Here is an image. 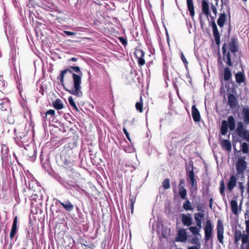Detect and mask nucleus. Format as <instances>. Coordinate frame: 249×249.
Returning a JSON list of instances; mask_svg holds the SVG:
<instances>
[{"label":"nucleus","mask_w":249,"mask_h":249,"mask_svg":"<svg viewBox=\"0 0 249 249\" xmlns=\"http://www.w3.org/2000/svg\"><path fill=\"white\" fill-rule=\"evenodd\" d=\"M186 180L187 181L190 183L191 187L196 190L197 189V185L196 179L195 178V173L194 170V166L192 161L189 163V167H186Z\"/></svg>","instance_id":"nucleus-3"},{"label":"nucleus","mask_w":249,"mask_h":249,"mask_svg":"<svg viewBox=\"0 0 249 249\" xmlns=\"http://www.w3.org/2000/svg\"><path fill=\"white\" fill-rule=\"evenodd\" d=\"M55 110L53 109L48 110L46 112L44 116H42V120L44 122L50 121L51 118L55 116Z\"/></svg>","instance_id":"nucleus-20"},{"label":"nucleus","mask_w":249,"mask_h":249,"mask_svg":"<svg viewBox=\"0 0 249 249\" xmlns=\"http://www.w3.org/2000/svg\"><path fill=\"white\" fill-rule=\"evenodd\" d=\"M221 145L225 150L231 151V143L228 140H223L221 142Z\"/></svg>","instance_id":"nucleus-25"},{"label":"nucleus","mask_w":249,"mask_h":249,"mask_svg":"<svg viewBox=\"0 0 249 249\" xmlns=\"http://www.w3.org/2000/svg\"><path fill=\"white\" fill-rule=\"evenodd\" d=\"M217 231V237L218 241L223 244V239H224V227L223 223L220 220H218L217 221V224L216 227Z\"/></svg>","instance_id":"nucleus-7"},{"label":"nucleus","mask_w":249,"mask_h":249,"mask_svg":"<svg viewBox=\"0 0 249 249\" xmlns=\"http://www.w3.org/2000/svg\"><path fill=\"white\" fill-rule=\"evenodd\" d=\"M70 60H70H71V61H77V58H75V57H72V58H71L70 59V60Z\"/></svg>","instance_id":"nucleus-60"},{"label":"nucleus","mask_w":249,"mask_h":249,"mask_svg":"<svg viewBox=\"0 0 249 249\" xmlns=\"http://www.w3.org/2000/svg\"><path fill=\"white\" fill-rule=\"evenodd\" d=\"M187 6L188 10L189 12L190 15L193 18L195 14V8L193 0H186Z\"/></svg>","instance_id":"nucleus-22"},{"label":"nucleus","mask_w":249,"mask_h":249,"mask_svg":"<svg viewBox=\"0 0 249 249\" xmlns=\"http://www.w3.org/2000/svg\"><path fill=\"white\" fill-rule=\"evenodd\" d=\"M237 183V178L234 175H231L230 177V180L227 183V188L229 191H232L233 188L236 186Z\"/></svg>","instance_id":"nucleus-15"},{"label":"nucleus","mask_w":249,"mask_h":249,"mask_svg":"<svg viewBox=\"0 0 249 249\" xmlns=\"http://www.w3.org/2000/svg\"><path fill=\"white\" fill-rule=\"evenodd\" d=\"M186 229L180 228L178 231L177 236L175 238L176 242H184L188 238Z\"/></svg>","instance_id":"nucleus-8"},{"label":"nucleus","mask_w":249,"mask_h":249,"mask_svg":"<svg viewBox=\"0 0 249 249\" xmlns=\"http://www.w3.org/2000/svg\"><path fill=\"white\" fill-rule=\"evenodd\" d=\"M78 72V66H70L68 68L61 71L60 81L64 89L69 93L78 95V74L73 72Z\"/></svg>","instance_id":"nucleus-1"},{"label":"nucleus","mask_w":249,"mask_h":249,"mask_svg":"<svg viewBox=\"0 0 249 249\" xmlns=\"http://www.w3.org/2000/svg\"><path fill=\"white\" fill-rule=\"evenodd\" d=\"M181 218L182 223L184 226H190L192 224V218L190 214H182Z\"/></svg>","instance_id":"nucleus-17"},{"label":"nucleus","mask_w":249,"mask_h":249,"mask_svg":"<svg viewBox=\"0 0 249 249\" xmlns=\"http://www.w3.org/2000/svg\"><path fill=\"white\" fill-rule=\"evenodd\" d=\"M68 101L71 109L75 111H78V108L72 96H70L68 98Z\"/></svg>","instance_id":"nucleus-32"},{"label":"nucleus","mask_w":249,"mask_h":249,"mask_svg":"<svg viewBox=\"0 0 249 249\" xmlns=\"http://www.w3.org/2000/svg\"><path fill=\"white\" fill-rule=\"evenodd\" d=\"M225 187L224 181L222 180L220 182V184L219 191H220V193L221 194V195L223 196H224L225 195Z\"/></svg>","instance_id":"nucleus-40"},{"label":"nucleus","mask_w":249,"mask_h":249,"mask_svg":"<svg viewBox=\"0 0 249 249\" xmlns=\"http://www.w3.org/2000/svg\"><path fill=\"white\" fill-rule=\"evenodd\" d=\"M1 109L2 111H6L9 107V104L7 102H2L0 103Z\"/></svg>","instance_id":"nucleus-42"},{"label":"nucleus","mask_w":249,"mask_h":249,"mask_svg":"<svg viewBox=\"0 0 249 249\" xmlns=\"http://www.w3.org/2000/svg\"><path fill=\"white\" fill-rule=\"evenodd\" d=\"M209 207L212 209V206H213V203H209Z\"/></svg>","instance_id":"nucleus-61"},{"label":"nucleus","mask_w":249,"mask_h":249,"mask_svg":"<svg viewBox=\"0 0 249 249\" xmlns=\"http://www.w3.org/2000/svg\"><path fill=\"white\" fill-rule=\"evenodd\" d=\"M199 18H200V24L201 28H202L203 26V25H204V23H203L202 20L201 19V16L199 17Z\"/></svg>","instance_id":"nucleus-59"},{"label":"nucleus","mask_w":249,"mask_h":249,"mask_svg":"<svg viewBox=\"0 0 249 249\" xmlns=\"http://www.w3.org/2000/svg\"><path fill=\"white\" fill-rule=\"evenodd\" d=\"M18 216H16L13 220L12 229L10 232V238L12 240L17 232Z\"/></svg>","instance_id":"nucleus-16"},{"label":"nucleus","mask_w":249,"mask_h":249,"mask_svg":"<svg viewBox=\"0 0 249 249\" xmlns=\"http://www.w3.org/2000/svg\"><path fill=\"white\" fill-rule=\"evenodd\" d=\"M241 151L244 154H248L249 152V144L246 142H243L241 144Z\"/></svg>","instance_id":"nucleus-33"},{"label":"nucleus","mask_w":249,"mask_h":249,"mask_svg":"<svg viewBox=\"0 0 249 249\" xmlns=\"http://www.w3.org/2000/svg\"><path fill=\"white\" fill-rule=\"evenodd\" d=\"M242 245L248 244L249 242V234L248 233H243L241 238Z\"/></svg>","instance_id":"nucleus-34"},{"label":"nucleus","mask_w":249,"mask_h":249,"mask_svg":"<svg viewBox=\"0 0 249 249\" xmlns=\"http://www.w3.org/2000/svg\"><path fill=\"white\" fill-rule=\"evenodd\" d=\"M227 20V16L224 11H223L222 13H221V14L219 15V18L217 19V23L218 25L220 27H223L224 25V24L225 23V21Z\"/></svg>","instance_id":"nucleus-18"},{"label":"nucleus","mask_w":249,"mask_h":249,"mask_svg":"<svg viewBox=\"0 0 249 249\" xmlns=\"http://www.w3.org/2000/svg\"><path fill=\"white\" fill-rule=\"evenodd\" d=\"M228 128L231 131H233L235 128V121L233 116L230 115L228 117V120L222 121L220 127V132L222 135H225Z\"/></svg>","instance_id":"nucleus-2"},{"label":"nucleus","mask_w":249,"mask_h":249,"mask_svg":"<svg viewBox=\"0 0 249 249\" xmlns=\"http://www.w3.org/2000/svg\"><path fill=\"white\" fill-rule=\"evenodd\" d=\"M166 36H167V41H168V39H169V36H168V33L166 32Z\"/></svg>","instance_id":"nucleus-63"},{"label":"nucleus","mask_w":249,"mask_h":249,"mask_svg":"<svg viewBox=\"0 0 249 249\" xmlns=\"http://www.w3.org/2000/svg\"><path fill=\"white\" fill-rule=\"evenodd\" d=\"M73 178H71V180H69V181L70 182V183H69L70 185H71V186H73V187H75V186H77V182H76V181H75V182H74V184H72V183H71H71H72V182H73Z\"/></svg>","instance_id":"nucleus-53"},{"label":"nucleus","mask_w":249,"mask_h":249,"mask_svg":"<svg viewBox=\"0 0 249 249\" xmlns=\"http://www.w3.org/2000/svg\"><path fill=\"white\" fill-rule=\"evenodd\" d=\"M213 199L212 198H210L209 200V203H213Z\"/></svg>","instance_id":"nucleus-62"},{"label":"nucleus","mask_w":249,"mask_h":249,"mask_svg":"<svg viewBox=\"0 0 249 249\" xmlns=\"http://www.w3.org/2000/svg\"><path fill=\"white\" fill-rule=\"evenodd\" d=\"M81 72L80 71V68H79V97L80 96V95L82 94V92L80 90V84L81 82Z\"/></svg>","instance_id":"nucleus-48"},{"label":"nucleus","mask_w":249,"mask_h":249,"mask_svg":"<svg viewBox=\"0 0 249 249\" xmlns=\"http://www.w3.org/2000/svg\"><path fill=\"white\" fill-rule=\"evenodd\" d=\"M246 231L249 234V219L246 221Z\"/></svg>","instance_id":"nucleus-52"},{"label":"nucleus","mask_w":249,"mask_h":249,"mask_svg":"<svg viewBox=\"0 0 249 249\" xmlns=\"http://www.w3.org/2000/svg\"><path fill=\"white\" fill-rule=\"evenodd\" d=\"M222 8L225 6L227 8V12L229 18H231V8L230 5L229 0H221Z\"/></svg>","instance_id":"nucleus-24"},{"label":"nucleus","mask_w":249,"mask_h":249,"mask_svg":"<svg viewBox=\"0 0 249 249\" xmlns=\"http://www.w3.org/2000/svg\"><path fill=\"white\" fill-rule=\"evenodd\" d=\"M191 243L193 245H196L198 246V247H200V242L199 238L198 237H193L191 240Z\"/></svg>","instance_id":"nucleus-39"},{"label":"nucleus","mask_w":249,"mask_h":249,"mask_svg":"<svg viewBox=\"0 0 249 249\" xmlns=\"http://www.w3.org/2000/svg\"><path fill=\"white\" fill-rule=\"evenodd\" d=\"M244 123L246 125L249 124V108L248 107H244L242 109V112Z\"/></svg>","instance_id":"nucleus-19"},{"label":"nucleus","mask_w":249,"mask_h":249,"mask_svg":"<svg viewBox=\"0 0 249 249\" xmlns=\"http://www.w3.org/2000/svg\"><path fill=\"white\" fill-rule=\"evenodd\" d=\"M162 187L165 189H168L170 187V179L169 178H165L162 182Z\"/></svg>","instance_id":"nucleus-38"},{"label":"nucleus","mask_w":249,"mask_h":249,"mask_svg":"<svg viewBox=\"0 0 249 249\" xmlns=\"http://www.w3.org/2000/svg\"><path fill=\"white\" fill-rule=\"evenodd\" d=\"M236 132L240 138L249 142V131L246 129L243 122H238L237 123Z\"/></svg>","instance_id":"nucleus-4"},{"label":"nucleus","mask_w":249,"mask_h":249,"mask_svg":"<svg viewBox=\"0 0 249 249\" xmlns=\"http://www.w3.org/2000/svg\"><path fill=\"white\" fill-rule=\"evenodd\" d=\"M211 8L213 13L216 16L217 14V9L216 7L213 4H211Z\"/></svg>","instance_id":"nucleus-50"},{"label":"nucleus","mask_w":249,"mask_h":249,"mask_svg":"<svg viewBox=\"0 0 249 249\" xmlns=\"http://www.w3.org/2000/svg\"><path fill=\"white\" fill-rule=\"evenodd\" d=\"M204 217V213L198 212L195 213L194 218L195 217L200 218V219Z\"/></svg>","instance_id":"nucleus-44"},{"label":"nucleus","mask_w":249,"mask_h":249,"mask_svg":"<svg viewBox=\"0 0 249 249\" xmlns=\"http://www.w3.org/2000/svg\"><path fill=\"white\" fill-rule=\"evenodd\" d=\"M204 233H205V241H209L212 237L213 235V227L212 225L211 221L210 220H208L206 222V226L204 227Z\"/></svg>","instance_id":"nucleus-6"},{"label":"nucleus","mask_w":249,"mask_h":249,"mask_svg":"<svg viewBox=\"0 0 249 249\" xmlns=\"http://www.w3.org/2000/svg\"><path fill=\"white\" fill-rule=\"evenodd\" d=\"M195 220L196 222V226L197 227H199V228H201V220L200 218L195 217Z\"/></svg>","instance_id":"nucleus-46"},{"label":"nucleus","mask_w":249,"mask_h":249,"mask_svg":"<svg viewBox=\"0 0 249 249\" xmlns=\"http://www.w3.org/2000/svg\"><path fill=\"white\" fill-rule=\"evenodd\" d=\"M222 51L223 55V61L228 66H231L232 65V62L231 61V55L230 52L227 50V44L226 43H224L222 45Z\"/></svg>","instance_id":"nucleus-5"},{"label":"nucleus","mask_w":249,"mask_h":249,"mask_svg":"<svg viewBox=\"0 0 249 249\" xmlns=\"http://www.w3.org/2000/svg\"><path fill=\"white\" fill-rule=\"evenodd\" d=\"M197 210L198 211H202V213H204V210H203V207L201 205H198L196 207Z\"/></svg>","instance_id":"nucleus-55"},{"label":"nucleus","mask_w":249,"mask_h":249,"mask_svg":"<svg viewBox=\"0 0 249 249\" xmlns=\"http://www.w3.org/2000/svg\"><path fill=\"white\" fill-rule=\"evenodd\" d=\"M202 12L207 16L210 15L209 5L206 0H202Z\"/></svg>","instance_id":"nucleus-21"},{"label":"nucleus","mask_w":249,"mask_h":249,"mask_svg":"<svg viewBox=\"0 0 249 249\" xmlns=\"http://www.w3.org/2000/svg\"><path fill=\"white\" fill-rule=\"evenodd\" d=\"M181 59L182 61H183V62L184 63V64H185V67H186V65L188 64V62H187L184 55L183 54V53H181Z\"/></svg>","instance_id":"nucleus-49"},{"label":"nucleus","mask_w":249,"mask_h":249,"mask_svg":"<svg viewBox=\"0 0 249 249\" xmlns=\"http://www.w3.org/2000/svg\"><path fill=\"white\" fill-rule=\"evenodd\" d=\"M66 33H67V34L68 35H70V34H71V32H69V31L66 32Z\"/></svg>","instance_id":"nucleus-64"},{"label":"nucleus","mask_w":249,"mask_h":249,"mask_svg":"<svg viewBox=\"0 0 249 249\" xmlns=\"http://www.w3.org/2000/svg\"><path fill=\"white\" fill-rule=\"evenodd\" d=\"M123 131L124 133L125 134L126 137L128 139V140H129V141L131 142V139L129 136V133L127 131L125 127H123Z\"/></svg>","instance_id":"nucleus-47"},{"label":"nucleus","mask_w":249,"mask_h":249,"mask_svg":"<svg viewBox=\"0 0 249 249\" xmlns=\"http://www.w3.org/2000/svg\"><path fill=\"white\" fill-rule=\"evenodd\" d=\"M235 77L236 83L239 85H240L242 83L245 82L246 77L243 69H242V71H238L235 74Z\"/></svg>","instance_id":"nucleus-14"},{"label":"nucleus","mask_w":249,"mask_h":249,"mask_svg":"<svg viewBox=\"0 0 249 249\" xmlns=\"http://www.w3.org/2000/svg\"><path fill=\"white\" fill-rule=\"evenodd\" d=\"M129 200L130 203L131 213H132L133 212L134 205L135 202V198L134 197V196H131L130 197Z\"/></svg>","instance_id":"nucleus-41"},{"label":"nucleus","mask_w":249,"mask_h":249,"mask_svg":"<svg viewBox=\"0 0 249 249\" xmlns=\"http://www.w3.org/2000/svg\"><path fill=\"white\" fill-rule=\"evenodd\" d=\"M192 115L193 120L197 123L199 122L200 120V114L199 110L196 108L195 105H193L192 107Z\"/></svg>","instance_id":"nucleus-13"},{"label":"nucleus","mask_w":249,"mask_h":249,"mask_svg":"<svg viewBox=\"0 0 249 249\" xmlns=\"http://www.w3.org/2000/svg\"><path fill=\"white\" fill-rule=\"evenodd\" d=\"M137 59L138 64L139 66H142L145 64V60L144 59V57H140Z\"/></svg>","instance_id":"nucleus-45"},{"label":"nucleus","mask_w":249,"mask_h":249,"mask_svg":"<svg viewBox=\"0 0 249 249\" xmlns=\"http://www.w3.org/2000/svg\"><path fill=\"white\" fill-rule=\"evenodd\" d=\"M228 105L231 108L236 107L238 103L237 99L233 94L229 93L228 95Z\"/></svg>","instance_id":"nucleus-12"},{"label":"nucleus","mask_w":249,"mask_h":249,"mask_svg":"<svg viewBox=\"0 0 249 249\" xmlns=\"http://www.w3.org/2000/svg\"><path fill=\"white\" fill-rule=\"evenodd\" d=\"M248 163L247 162H242L237 160L236 164V170L237 175H241L244 174V172L247 168Z\"/></svg>","instance_id":"nucleus-9"},{"label":"nucleus","mask_w":249,"mask_h":249,"mask_svg":"<svg viewBox=\"0 0 249 249\" xmlns=\"http://www.w3.org/2000/svg\"><path fill=\"white\" fill-rule=\"evenodd\" d=\"M118 39L123 46H126L127 45V41L126 38H124L123 36H120L118 38Z\"/></svg>","instance_id":"nucleus-43"},{"label":"nucleus","mask_w":249,"mask_h":249,"mask_svg":"<svg viewBox=\"0 0 249 249\" xmlns=\"http://www.w3.org/2000/svg\"><path fill=\"white\" fill-rule=\"evenodd\" d=\"M212 28L213 31V35L215 41V43L217 45H219L220 43V36L218 32L217 25L214 21L212 22Z\"/></svg>","instance_id":"nucleus-10"},{"label":"nucleus","mask_w":249,"mask_h":249,"mask_svg":"<svg viewBox=\"0 0 249 249\" xmlns=\"http://www.w3.org/2000/svg\"><path fill=\"white\" fill-rule=\"evenodd\" d=\"M59 202L68 211H71L73 208V206L70 202L64 203L59 201Z\"/></svg>","instance_id":"nucleus-31"},{"label":"nucleus","mask_w":249,"mask_h":249,"mask_svg":"<svg viewBox=\"0 0 249 249\" xmlns=\"http://www.w3.org/2000/svg\"><path fill=\"white\" fill-rule=\"evenodd\" d=\"M246 157L245 156H242L239 157L237 160L242 162H246Z\"/></svg>","instance_id":"nucleus-54"},{"label":"nucleus","mask_w":249,"mask_h":249,"mask_svg":"<svg viewBox=\"0 0 249 249\" xmlns=\"http://www.w3.org/2000/svg\"><path fill=\"white\" fill-rule=\"evenodd\" d=\"M232 76L231 71L230 68L226 67L224 69L223 79L225 81L230 80Z\"/></svg>","instance_id":"nucleus-23"},{"label":"nucleus","mask_w":249,"mask_h":249,"mask_svg":"<svg viewBox=\"0 0 249 249\" xmlns=\"http://www.w3.org/2000/svg\"><path fill=\"white\" fill-rule=\"evenodd\" d=\"M232 212L234 214L238 213V204L237 202L235 200H231L230 202Z\"/></svg>","instance_id":"nucleus-27"},{"label":"nucleus","mask_w":249,"mask_h":249,"mask_svg":"<svg viewBox=\"0 0 249 249\" xmlns=\"http://www.w3.org/2000/svg\"><path fill=\"white\" fill-rule=\"evenodd\" d=\"M135 54L137 58L144 57L145 53L142 50H136L135 52Z\"/></svg>","instance_id":"nucleus-37"},{"label":"nucleus","mask_w":249,"mask_h":249,"mask_svg":"<svg viewBox=\"0 0 249 249\" xmlns=\"http://www.w3.org/2000/svg\"><path fill=\"white\" fill-rule=\"evenodd\" d=\"M183 208L186 211H191L193 210L191 203L189 200H187L183 204Z\"/></svg>","instance_id":"nucleus-35"},{"label":"nucleus","mask_w":249,"mask_h":249,"mask_svg":"<svg viewBox=\"0 0 249 249\" xmlns=\"http://www.w3.org/2000/svg\"><path fill=\"white\" fill-rule=\"evenodd\" d=\"M179 195L180 198L182 199H186L187 190L184 187H181L179 188Z\"/></svg>","instance_id":"nucleus-30"},{"label":"nucleus","mask_w":249,"mask_h":249,"mask_svg":"<svg viewBox=\"0 0 249 249\" xmlns=\"http://www.w3.org/2000/svg\"><path fill=\"white\" fill-rule=\"evenodd\" d=\"M185 181L183 179H181L179 181V184L178 186V188H180L181 187H184L183 185L184 184Z\"/></svg>","instance_id":"nucleus-56"},{"label":"nucleus","mask_w":249,"mask_h":249,"mask_svg":"<svg viewBox=\"0 0 249 249\" xmlns=\"http://www.w3.org/2000/svg\"><path fill=\"white\" fill-rule=\"evenodd\" d=\"M188 229L194 236H196L197 235H200L199 234L200 228L199 227L196 226H190Z\"/></svg>","instance_id":"nucleus-29"},{"label":"nucleus","mask_w":249,"mask_h":249,"mask_svg":"<svg viewBox=\"0 0 249 249\" xmlns=\"http://www.w3.org/2000/svg\"><path fill=\"white\" fill-rule=\"evenodd\" d=\"M199 247L196 246L188 247L187 249H199Z\"/></svg>","instance_id":"nucleus-58"},{"label":"nucleus","mask_w":249,"mask_h":249,"mask_svg":"<svg viewBox=\"0 0 249 249\" xmlns=\"http://www.w3.org/2000/svg\"><path fill=\"white\" fill-rule=\"evenodd\" d=\"M242 234L240 231L235 230L234 232V242L235 244H237L239 241L241 239Z\"/></svg>","instance_id":"nucleus-28"},{"label":"nucleus","mask_w":249,"mask_h":249,"mask_svg":"<svg viewBox=\"0 0 249 249\" xmlns=\"http://www.w3.org/2000/svg\"><path fill=\"white\" fill-rule=\"evenodd\" d=\"M229 47L231 53L235 54L237 52L239 49L237 39L235 37H231Z\"/></svg>","instance_id":"nucleus-11"},{"label":"nucleus","mask_w":249,"mask_h":249,"mask_svg":"<svg viewBox=\"0 0 249 249\" xmlns=\"http://www.w3.org/2000/svg\"><path fill=\"white\" fill-rule=\"evenodd\" d=\"M247 193L248 194V197H249V175L248 177V182H247Z\"/></svg>","instance_id":"nucleus-57"},{"label":"nucleus","mask_w":249,"mask_h":249,"mask_svg":"<svg viewBox=\"0 0 249 249\" xmlns=\"http://www.w3.org/2000/svg\"><path fill=\"white\" fill-rule=\"evenodd\" d=\"M140 102H137L135 107L136 109L140 112H142L143 111V103L142 101V98L141 97Z\"/></svg>","instance_id":"nucleus-36"},{"label":"nucleus","mask_w":249,"mask_h":249,"mask_svg":"<svg viewBox=\"0 0 249 249\" xmlns=\"http://www.w3.org/2000/svg\"><path fill=\"white\" fill-rule=\"evenodd\" d=\"M239 189H240L241 190V194H242L244 191V187L242 184V182H239Z\"/></svg>","instance_id":"nucleus-51"},{"label":"nucleus","mask_w":249,"mask_h":249,"mask_svg":"<svg viewBox=\"0 0 249 249\" xmlns=\"http://www.w3.org/2000/svg\"><path fill=\"white\" fill-rule=\"evenodd\" d=\"M53 106L56 110H60L63 108V104L59 99H57L53 102Z\"/></svg>","instance_id":"nucleus-26"}]
</instances>
